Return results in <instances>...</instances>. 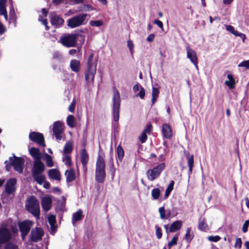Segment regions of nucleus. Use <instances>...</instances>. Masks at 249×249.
I'll return each instance as SVG.
<instances>
[{
    "mask_svg": "<svg viewBox=\"0 0 249 249\" xmlns=\"http://www.w3.org/2000/svg\"><path fill=\"white\" fill-rule=\"evenodd\" d=\"M67 124L69 127L71 128L74 127L76 124V120L74 117L71 115H68L67 118Z\"/></svg>",
    "mask_w": 249,
    "mask_h": 249,
    "instance_id": "nucleus-34",
    "label": "nucleus"
},
{
    "mask_svg": "<svg viewBox=\"0 0 249 249\" xmlns=\"http://www.w3.org/2000/svg\"><path fill=\"white\" fill-rule=\"evenodd\" d=\"M106 178L105 163L104 158L100 155L98 157L96 164L95 180L98 183H103Z\"/></svg>",
    "mask_w": 249,
    "mask_h": 249,
    "instance_id": "nucleus-2",
    "label": "nucleus"
},
{
    "mask_svg": "<svg viewBox=\"0 0 249 249\" xmlns=\"http://www.w3.org/2000/svg\"><path fill=\"white\" fill-rule=\"evenodd\" d=\"M198 228L199 230L204 231H206L208 230V227L206 224L205 218L202 219V220H200Z\"/></svg>",
    "mask_w": 249,
    "mask_h": 249,
    "instance_id": "nucleus-35",
    "label": "nucleus"
},
{
    "mask_svg": "<svg viewBox=\"0 0 249 249\" xmlns=\"http://www.w3.org/2000/svg\"><path fill=\"white\" fill-rule=\"evenodd\" d=\"M38 20L41 21L42 24L45 26L46 30H48L49 27L47 25V19H43L42 17L40 16L38 18Z\"/></svg>",
    "mask_w": 249,
    "mask_h": 249,
    "instance_id": "nucleus-52",
    "label": "nucleus"
},
{
    "mask_svg": "<svg viewBox=\"0 0 249 249\" xmlns=\"http://www.w3.org/2000/svg\"><path fill=\"white\" fill-rule=\"evenodd\" d=\"M44 234L43 230L40 228H35L31 230L30 236V241L33 242H37L40 241Z\"/></svg>",
    "mask_w": 249,
    "mask_h": 249,
    "instance_id": "nucleus-14",
    "label": "nucleus"
},
{
    "mask_svg": "<svg viewBox=\"0 0 249 249\" xmlns=\"http://www.w3.org/2000/svg\"><path fill=\"white\" fill-rule=\"evenodd\" d=\"M174 185V181L172 180L170 182V184H169L168 186L167 187L165 190L164 199L167 198L170 195L171 192L173 190Z\"/></svg>",
    "mask_w": 249,
    "mask_h": 249,
    "instance_id": "nucleus-36",
    "label": "nucleus"
},
{
    "mask_svg": "<svg viewBox=\"0 0 249 249\" xmlns=\"http://www.w3.org/2000/svg\"><path fill=\"white\" fill-rule=\"evenodd\" d=\"M90 25L95 27H100L103 24V22L101 20H91L89 22Z\"/></svg>",
    "mask_w": 249,
    "mask_h": 249,
    "instance_id": "nucleus-46",
    "label": "nucleus"
},
{
    "mask_svg": "<svg viewBox=\"0 0 249 249\" xmlns=\"http://www.w3.org/2000/svg\"><path fill=\"white\" fill-rule=\"evenodd\" d=\"M4 249H18L17 245L12 242H8L5 244Z\"/></svg>",
    "mask_w": 249,
    "mask_h": 249,
    "instance_id": "nucleus-44",
    "label": "nucleus"
},
{
    "mask_svg": "<svg viewBox=\"0 0 249 249\" xmlns=\"http://www.w3.org/2000/svg\"><path fill=\"white\" fill-rule=\"evenodd\" d=\"M79 36L77 34H67L61 36L59 40L64 46L67 48L74 47L77 45V39Z\"/></svg>",
    "mask_w": 249,
    "mask_h": 249,
    "instance_id": "nucleus-6",
    "label": "nucleus"
},
{
    "mask_svg": "<svg viewBox=\"0 0 249 249\" xmlns=\"http://www.w3.org/2000/svg\"><path fill=\"white\" fill-rule=\"evenodd\" d=\"M147 139V136L146 133L145 132H142V134L139 137V140L142 143L146 142Z\"/></svg>",
    "mask_w": 249,
    "mask_h": 249,
    "instance_id": "nucleus-48",
    "label": "nucleus"
},
{
    "mask_svg": "<svg viewBox=\"0 0 249 249\" xmlns=\"http://www.w3.org/2000/svg\"><path fill=\"white\" fill-rule=\"evenodd\" d=\"M156 234L158 239H160L162 237V232L161 229L158 227L156 226Z\"/></svg>",
    "mask_w": 249,
    "mask_h": 249,
    "instance_id": "nucleus-51",
    "label": "nucleus"
},
{
    "mask_svg": "<svg viewBox=\"0 0 249 249\" xmlns=\"http://www.w3.org/2000/svg\"><path fill=\"white\" fill-rule=\"evenodd\" d=\"M53 132L55 139L61 140L64 135L63 123L60 121L55 122L53 125Z\"/></svg>",
    "mask_w": 249,
    "mask_h": 249,
    "instance_id": "nucleus-12",
    "label": "nucleus"
},
{
    "mask_svg": "<svg viewBox=\"0 0 249 249\" xmlns=\"http://www.w3.org/2000/svg\"><path fill=\"white\" fill-rule=\"evenodd\" d=\"M51 22L53 25L59 27L62 25L64 22V19L58 16H53L51 18Z\"/></svg>",
    "mask_w": 249,
    "mask_h": 249,
    "instance_id": "nucleus-24",
    "label": "nucleus"
},
{
    "mask_svg": "<svg viewBox=\"0 0 249 249\" xmlns=\"http://www.w3.org/2000/svg\"><path fill=\"white\" fill-rule=\"evenodd\" d=\"M182 226V222L179 220L173 222L170 227L169 231L171 232H175L180 229Z\"/></svg>",
    "mask_w": 249,
    "mask_h": 249,
    "instance_id": "nucleus-27",
    "label": "nucleus"
},
{
    "mask_svg": "<svg viewBox=\"0 0 249 249\" xmlns=\"http://www.w3.org/2000/svg\"><path fill=\"white\" fill-rule=\"evenodd\" d=\"M143 88L140 84L137 83L134 85L133 90L135 93L140 90L141 88Z\"/></svg>",
    "mask_w": 249,
    "mask_h": 249,
    "instance_id": "nucleus-57",
    "label": "nucleus"
},
{
    "mask_svg": "<svg viewBox=\"0 0 249 249\" xmlns=\"http://www.w3.org/2000/svg\"><path fill=\"white\" fill-rule=\"evenodd\" d=\"M187 57L188 58L191 62L194 64L196 69L198 70V58L196 54V52L192 49L189 45L186 47Z\"/></svg>",
    "mask_w": 249,
    "mask_h": 249,
    "instance_id": "nucleus-13",
    "label": "nucleus"
},
{
    "mask_svg": "<svg viewBox=\"0 0 249 249\" xmlns=\"http://www.w3.org/2000/svg\"><path fill=\"white\" fill-rule=\"evenodd\" d=\"M242 246V240L240 238H237L236 239L235 243L234 245V247L235 248H237L240 249Z\"/></svg>",
    "mask_w": 249,
    "mask_h": 249,
    "instance_id": "nucleus-53",
    "label": "nucleus"
},
{
    "mask_svg": "<svg viewBox=\"0 0 249 249\" xmlns=\"http://www.w3.org/2000/svg\"><path fill=\"white\" fill-rule=\"evenodd\" d=\"M83 212L81 209L78 210L76 213H73L72 222L74 224L76 222L82 219Z\"/></svg>",
    "mask_w": 249,
    "mask_h": 249,
    "instance_id": "nucleus-28",
    "label": "nucleus"
},
{
    "mask_svg": "<svg viewBox=\"0 0 249 249\" xmlns=\"http://www.w3.org/2000/svg\"><path fill=\"white\" fill-rule=\"evenodd\" d=\"M33 222L30 220H25L18 223V227L21 232V236L23 240H24L28 235Z\"/></svg>",
    "mask_w": 249,
    "mask_h": 249,
    "instance_id": "nucleus-11",
    "label": "nucleus"
},
{
    "mask_svg": "<svg viewBox=\"0 0 249 249\" xmlns=\"http://www.w3.org/2000/svg\"><path fill=\"white\" fill-rule=\"evenodd\" d=\"M45 157L47 166L50 167L53 166V162L52 160V157L47 153L45 154Z\"/></svg>",
    "mask_w": 249,
    "mask_h": 249,
    "instance_id": "nucleus-41",
    "label": "nucleus"
},
{
    "mask_svg": "<svg viewBox=\"0 0 249 249\" xmlns=\"http://www.w3.org/2000/svg\"><path fill=\"white\" fill-rule=\"evenodd\" d=\"M17 179L15 178L9 179L5 185V191L7 194L10 195L16 190Z\"/></svg>",
    "mask_w": 249,
    "mask_h": 249,
    "instance_id": "nucleus-16",
    "label": "nucleus"
},
{
    "mask_svg": "<svg viewBox=\"0 0 249 249\" xmlns=\"http://www.w3.org/2000/svg\"><path fill=\"white\" fill-rule=\"evenodd\" d=\"M75 107V101L73 100L71 105L69 107V110L71 112H73L74 111V108Z\"/></svg>",
    "mask_w": 249,
    "mask_h": 249,
    "instance_id": "nucleus-56",
    "label": "nucleus"
},
{
    "mask_svg": "<svg viewBox=\"0 0 249 249\" xmlns=\"http://www.w3.org/2000/svg\"><path fill=\"white\" fill-rule=\"evenodd\" d=\"M152 130V125L148 124L146 127L143 130V132H145L146 134H150Z\"/></svg>",
    "mask_w": 249,
    "mask_h": 249,
    "instance_id": "nucleus-58",
    "label": "nucleus"
},
{
    "mask_svg": "<svg viewBox=\"0 0 249 249\" xmlns=\"http://www.w3.org/2000/svg\"><path fill=\"white\" fill-rule=\"evenodd\" d=\"M45 169L44 164L40 160L34 161L32 169V176L34 179L39 184H43L45 180V177L42 174Z\"/></svg>",
    "mask_w": 249,
    "mask_h": 249,
    "instance_id": "nucleus-1",
    "label": "nucleus"
},
{
    "mask_svg": "<svg viewBox=\"0 0 249 249\" xmlns=\"http://www.w3.org/2000/svg\"><path fill=\"white\" fill-rule=\"evenodd\" d=\"M89 160V156L85 149L82 150L81 152V161L84 168L86 169L87 164Z\"/></svg>",
    "mask_w": 249,
    "mask_h": 249,
    "instance_id": "nucleus-25",
    "label": "nucleus"
},
{
    "mask_svg": "<svg viewBox=\"0 0 249 249\" xmlns=\"http://www.w3.org/2000/svg\"><path fill=\"white\" fill-rule=\"evenodd\" d=\"M165 164L164 163H161L159 164L157 167L152 169H149L146 172V176L148 180L153 181L157 178L164 169Z\"/></svg>",
    "mask_w": 249,
    "mask_h": 249,
    "instance_id": "nucleus-9",
    "label": "nucleus"
},
{
    "mask_svg": "<svg viewBox=\"0 0 249 249\" xmlns=\"http://www.w3.org/2000/svg\"><path fill=\"white\" fill-rule=\"evenodd\" d=\"M226 29L227 31L230 32L232 34L234 35L235 36L240 37L242 40L244 41L246 38V36L245 34L242 33H239L238 31H236L234 29V28L231 25H226Z\"/></svg>",
    "mask_w": 249,
    "mask_h": 249,
    "instance_id": "nucleus-22",
    "label": "nucleus"
},
{
    "mask_svg": "<svg viewBox=\"0 0 249 249\" xmlns=\"http://www.w3.org/2000/svg\"><path fill=\"white\" fill-rule=\"evenodd\" d=\"M25 207L29 213L37 218H39L40 206L38 200L34 196L29 197L26 202Z\"/></svg>",
    "mask_w": 249,
    "mask_h": 249,
    "instance_id": "nucleus-4",
    "label": "nucleus"
},
{
    "mask_svg": "<svg viewBox=\"0 0 249 249\" xmlns=\"http://www.w3.org/2000/svg\"><path fill=\"white\" fill-rule=\"evenodd\" d=\"M227 78H228L229 80H226L225 82V84L231 89L234 88L235 82L232 75L231 74H229L228 75Z\"/></svg>",
    "mask_w": 249,
    "mask_h": 249,
    "instance_id": "nucleus-30",
    "label": "nucleus"
},
{
    "mask_svg": "<svg viewBox=\"0 0 249 249\" xmlns=\"http://www.w3.org/2000/svg\"><path fill=\"white\" fill-rule=\"evenodd\" d=\"M160 194L159 188H154L151 191V196L153 199L157 200L159 198Z\"/></svg>",
    "mask_w": 249,
    "mask_h": 249,
    "instance_id": "nucleus-39",
    "label": "nucleus"
},
{
    "mask_svg": "<svg viewBox=\"0 0 249 249\" xmlns=\"http://www.w3.org/2000/svg\"><path fill=\"white\" fill-rule=\"evenodd\" d=\"M162 133L164 138L170 139L172 136V130L169 124H163L162 126Z\"/></svg>",
    "mask_w": 249,
    "mask_h": 249,
    "instance_id": "nucleus-18",
    "label": "nucleus"
},
{
    "mask_svg": "<svg viewBox=\"0 0 249 249\" xmlns=\"http://www.w3.org/2000/svg\"><path fill=\"white\" fill-rule=\"evenodd\" d=\"M29 139L42 147L45 146L44 136L42 133L36 132H32L29 135Z\"/></svg>",
    "mask_w": 249,
    "mask_h": 249,
    "instance_id": "nucleus-15",
    "label": "nucleus"
},
{
    "mask_svg": "<svg viewBox=\"0 0 249 249\" xmlns=\"http://www.w3.org/2000/svg\"><path fill=\"white\" fill-rule=\"evenodd\" d=\"M6 31V28L0 22V35L3 34Z\"/></svg>",
    "mask_w": 249,
    "mask_h": 249,
    "instance_id": "nucleus-62",
    "label": "nucleus"
},
{
    "mask_svg": "<svg viewBox=\"0 0 249 249\" xmlns=\"http://www.w3.org/2000/svg\"><path fill=\"white\" fill-rule=\"evenodd\" d=\"M210 241L216 242L219 241L221 239L220 237L218 235L216 236H210L208 237Z\"/></svg>",
    "mask_w": 249,
    "mask_h": 249,
    "instance_id": "nucleus-50",
    "label": "nucleus"
},
{
    "mask_svg": "<svg viewBox=\"0 0 249 249\" xmlns=\"http://www.w3.org/2000/svg\"><path fill=\"white\" fill-rule=\"evenodd\" d=\"M159 212L160 213V218L161 219H167L166 211L164 206L160 207L159 209Z\"/></svg>",
    "mask_w": 249,
    "mask_h": 249,
    "instance_id": "nucleus-42",
    "label": "nucleus"
},
{
    "mask_svg": "<svg viewBox=\"0 0 249 249\" xmlns=\"http://www.w3.org/2000/svg\"><path fill=\"white\" fill-rule=\"evenodd\" d=\"M49 177L56 180H60V175L59 172L55 169H50L48 172Z\"/></svg>",
    "mask_w": 249,
    "mask_h": 249,
    "instance_id": "nucleus-26",
    "label": "nucleus"
},
{
    "mask_svg": "<svg viewBox=\"0 0 249 249\" xmlns=\"http://www.w3.org/2000/svg\"><path fill=\"white\" fill-rule=\"evenodd\" d=\"M31 156L34 159V161L40 160L42 158V154L39 149L35 147H32L29 150Z\"/></svg>",
    "mask_w": 249,
    "mask_h": 249,
    "instance_id": "nucleus-19",
    "label": "nucleus"
},
{
    "mask_svg": "<svg viewBox=\"0 0 249 249\" xmlns=\"http://www.w3.org/2000/svg\"><path fill=\"white\" fill-rule=\"evenodd\" d=\"M87 16V14L84 13L74 16L68 19V26L71 28H74L84 24Z\"/></svg>",
    "mask_w": 249,
    "mask_h": 249,
    "instance_id": "nucleus-8",
    "label": "nucleus"
},
{
    "mask_svg": "<svg viewBox=\"0 0 249 249\" xmlns=\"http://www.w3.org/2000/svg\"><path fill=\"white\" fill-rule=\"evenodd\" d=\"M0 14L3 15L5 18H7V12L5 8V6H0Z\"/></svg>",
    "mask_w": 249,
    "mask_h": 249,
    "instance_id": "nucleus-54",
    "label": "nucleus"
},
{
    "mask_svg": "<svg viewBox=\"0 0 249 249\" xmlns=\"http://www.w3.org/2000/svg\"><path fill=\"white\" fill-rule=\"evenodd\" d=\"M41 206L45 212L49 211L52 207V200L49 196H44L41 198Z\"/></svg>",
    "mask_w": 249,
    "mask_h": 249,
    "instance_id": "nucleus-17",
    "label": "nucleus"
},
{
    "mask_svg": "<svg viewBox=\"0 0 249 249\" xmlns=\"http://www.w3.org/2000/svg\"><path fill=\"white\" fill-rule=\"evenodd\" d=\"M48 220L51 226L50 233L52 234H54L56 231V227L55 226L56 223L55 215L51 214L48 216Z\"/></svg>",
    "mask_w": 249,
    "mask_h": 249,
    "instance_id": "nucleus-20",
    "label": "nucleus"
},
{
    "mask_svg": "<svg viewBox=\"0 0 249 249\" xmlns=\"http://www.w3.org/2000/svg\"><path fill=\"white\" fill-rule=\"evenodd\" d=\"M191 228H188L186 230V232L185 235V239L187 242L189 243L193 238V235L191 234Z\"/></svg>",
    "mask_w": 249,
    "mask_h": 249,
    "instance_id": "nucleus-38",
    "label": "nucleus"
},
{
    "mask_svg": "<svg viewBox=\"0 0 249 249\" xmlns=\"http://www.w3.org/2000/svg\"><path fill=\"white\" fill-rule=\"evenodd\" d=\"M93 53L89 56L87 62V70L85 74V79L88 84H92L96 71L97 64L93 62Z\"/></svg>",
    "mask_w": 249,
    "mask_h": 249,
    "instance_id": "nucleus-3",
    "label": "nucleus"
},
{
    "mask_svg": "<svg viewBox=\"0 0 249 249\" xmlns=\"http://www.w3.org/2000/svg\"><path fill=\"white\" fill-rule=\"evenodd\" d=\"M249 226V220H247L244 222V223L243 225L242 231L244 233H245L248 231V229Z\"/></svg>",
    "mask_w": 249,
    "mask_h": 249,
    "instance_id": "nucleus-55",
    "label": "nucleus"
},
{
    "mask_svg": "<svg viewBox=\"0 0 249 249\" xmlns=\"http://www.w3.org/2000/svg\"><path fill=\"white\" fill-rule=\"evenodd\" d=\"M121 105V98L118 90L114 88L113 96L112 98V113L113 120L118 122L119 119L120 108Z\"/></svg>",
    "mask_w": 249,
    "mask_h": 249,
    "instance_id": "nucleus-5",
    "label": "nucleus"
},
{
    "mask_svg": "<svg viewBox=\"0 0 249 249\" xmlns=\"http://www.w3.org/2000/svg\"><path fill=\"white\" fill-rule=\"evenodd\" d=\"M70 67L71 71L74 72H78L80 70V62L76 59H72L71 61Z\"/></svg>",
    "mask_w": 249,
    "mask_h": 249,
    "instance_id": "nucleus-23",
    "label": "nucleus"
},
{
    "mask_svg": "<svg viewBox=\"0 0 249 249\" xmlns=\"http://www.w3.org/2000/svg\"><path fill=\"white\" fill-rule=\"evenodd\" d=\"M77 53V50L76 49H71L69 52V54L70 55H74Z\"/></svg>",
    "mask_w": 249,
    "mask_h": 249,
    "instance_id": "nucleus-64",
    "label": "nucleus"
},
{
    "mask_svg": "<svg viewBox=\"0 0 249 249\" xmlns=\"http://www.w3.org/2000/svg\"><path fill=\"white\" fill-rule=\"evenodd\" d=\"M64 0H53V2L54 5H57L63 2Z\"/></svg>",
    "mask_w": 249,
    "mask_h": 249,
    "instance_id": "nucleus-63",
    "label": "nucleus"
},
{
    "mask_svg": "<svg viewBox=\"0 0 249 249\" xmlns=\"http://www.w3.org/2000/svg\"><path fill=\"white\" fill-rule=\"evenodd\" d=\"M155 37V35L154 34H150L146 38V41L149 42L153 41Z\"/></svg>",
    "mask_w": 249,
    "mask_h": 249,
    "instance_id": "nucleus-59",
    "label": "nucleus"
},
{
    "mask_svg": "<svg viewBox=\"0 0 249 249\" xmlns=\"http://www.w3.org/2000/svg\"><path fill=\"white\" fill-rule=\"evenodd\" d=\"M239 67H245L246 69H249V60L244 61L238 65Z\"/></svg>",
    "mask_w": 249,
    "mask_h": 249,
    "instance_id": "nucleus-49",
    "label": "nucleus"
},
{
    "mask_svg": "<svg viewBox=\"0 0 249 249\" xmlns=\"http://www.w3.org/2000/svg\"><path fill=\"white\" fill-rule=\"evenodd\" d=\"M160 93L159 89L155 87H153L152 90V105L153 106L157 101V99L159 96Z\"/></svg>",
    "mask_w": 249,
    "mask_h": 249,
    "instance_id": "nucleus-32",
    "label": "nucleus"
},
{
    "mask_svg": "<svg viewBox=\"0 0 249 249\" xmlns=\"http://www.w3.org/2000/svg\"><path fill=\"white\" fill-rule=\"evenodd\" d=\"M127 46L129 48L130 53L132 55H133L134 53V44L132 40L129 39L127 41Z\"/></svg>",
    "mask_w": 249,
    "mask_h": 249,
    "instance_id": "nucleus-43",
    "label": "nucleus"
},
{
    "mask_svg": "<svg viewBox=\"0 0 249 249\" xmlns=\"http://www.w3.org/2000/svg\"><path fill=\"white\" fill-rule=\"evenodd\" d=\"M117 154L118 159L120 161H122L124 156V151L123 148L120 145L117 148Z\"/></svg>",
    "mask_w": 249,
    "mask_h": 249,
    "instance_id": "nucleus-40",
    "label": "nucleus"
},
{
    "mask_svg": "<svg viewBox=\"0 0 249 249\" xmlns=\"http://www.w3.org/2000/svg\"><path fill=\"white\" fill-rule=\"evenodd\" d=\"M73 149V144L71 141L67 142L64 147L63 154H69Z\"/></svg>",
    "mask_w": 249,
    "mask_h": 249,
    "instance_id": "nucleus-31",
    "label": "nucleus"
},
{
    "mask_svg": "<svg viewBox=\"0 0 249 249\" xmlns=\"http://www.w3.org/2000/svg\"><path fill=\"white\" fill-rule=\"evenodd\" d=\"M145 94V91L143 88H141L140 91L136 94V96L139 97L141 99H142L144 98Z\"/></svg>",
    "mask_w": 249,
    "mask_h": 249,
    "instance_id": "nucleus-47",
    "label": "nucleus"
},
{
    "mask_svg": "<svg viewBox=\"0 0 249 249\" xmlns=\"http://www.w3.org/2000/svg\"><path fill=\"white\" fill-rule=\"evenodd\" d=\"M53 59L56 62L61 63L63 60V55L58 51L54 52L53 54Z\"/></svg>",
    "mask_w": 249,
    "mask_h": 249,
    "instance_id": "nucleus-33",
    "label": "nucleus"
},
{
    "mask_svg": "<svg viewBox=\"0 0 249 249\" xmlns=\"http://www.w3.org/2000/svg\"><path fill=\"white\" fill-rule=\"evenodd\" d=\"M153 23L154 24L157 25L160 28L163 29V23L161 21L156 19L154 21Z\"/></svg>",
    "mask_w": 249,
    "mask_h": 249,
    "instance_id": "nucleus-60",
    "label": "nucleus"
},
{
    "mask_svg": "<svg viewBox=\"0 0 249 249\" xmlns=\"http://www.w3.org/2000/svg\"><path fill=\"white\" fill-rule=\"evenodd\" d=\"M178 239V235L176 234L173 237L172 239L170 242H168V247H171L176 245L177 243Z\"/></svg>",
    "mask_w": 249,
    "mask_h": 249,
    "instance_id": "nucleus-45",
    "label": "nucleus"
},
{
    "mask_svg": "<svg viewBox=\"0 0 249 249\" xmlns=\"http://www.w3.org/2000/svg\"><path fill=\"white\" fill-rule=\"evenodd\" d=\"M13 155V157L9 158L11 165L13 166L16 171L19 173H22L24 160L22 158L16 157L14 154Z\"/></svg>",
    "mask_w": 249,
    "mask_h": 249,
    "instance_id": "nucleus-10",
    "label": "nucleus"
},
{
    "mask_svg": "<svg viewBox=\"0 0 249 249\" xmlns=\"http://www.w3.org/2000/svg\"><path fill=\"white\" fill-rule=\"evenodd\" d=\"M9 1L11 3V7H10V14L12 16L14 17L15 16V13H14V10L13 5V4H12V0H9Z\"/></svg>",
    "mask_w": 249,
    "mask_h": 249,
    "instance_id": "nucleus-61",
    "label": "nucleus"
},
{
    "mask_svg": "<svg viewBox=\"0 0 249 249\" xmlns=\"http://www.w3.org/2000/svg\"><path fill=\"white\" fill-rule=\"evenodd\" d=\"M187 158V164L189 167V175L192 172L193 165H194V156L193 155H190L189 153L186 155Z\"/></svg>",
    "mask_w": 249,
    "mask_h": 249,
    "instance_id": "nucleus-29",
    "label": "nucleus"
},
{
    "mask_svg": "<svg viewBox=\"0 0 249 249\" xmlns=\"http://www.w3.org/2000/svg\"><path fill=\"white\" fill-rule=\"evenodd\" d=\"M13 237L11 230L7 228V224L2 223L0 227V248L12 239Z\"/></svg>",
    "mask_w": 249,
    "mask_h": 249,
    "instance_id": "nucleus-7",
    "label": "nucleus"
},
{
    "mask_svg": "<svg viewBox=\"0 0 249 249\" xmlns=\"http://www.w3.org/2000/svg\"><path fill=\"white\" fill-rule=\"evenodd\" d=\"M62 161L65 165L68 166L71 165V159L69 154H63Z\"/></svg>",
    "mask_w": 249,
    "mask_h": 249,
    "instance_id": "nucleus-37",
    "label": "nucleus"
},
{
    "mask_svg": "<svg viewBox=\"0 0 249 249\" xmlns=\"http://www.w3.org/2000/svg\"><path fill=\"white\" fill-rule=\"evenodd\" d=\"M65 175L66 177V180L68 182H71L76 178V173L75 170L73 168L67 170Z\"/></svg>",
    "mask_w": 249,
    "mask_h": 249,
    "instance_id": "nucleus-21",
    "label": "nucleus"
}]
</instances>
